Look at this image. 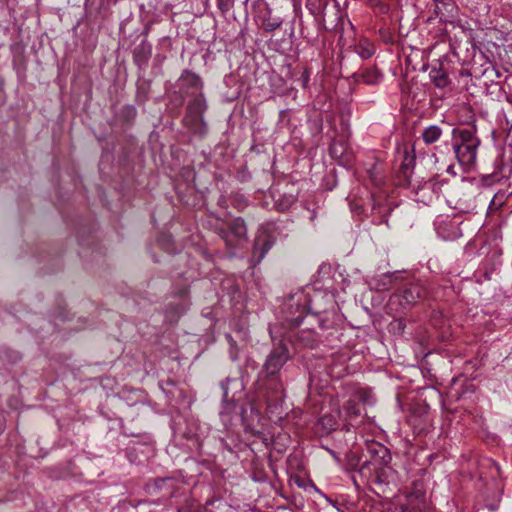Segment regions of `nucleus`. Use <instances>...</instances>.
Here are the masks:
<instances>
[{"label":"nucleus","instance_id":"nucleus-44","mask_svg":"<svg viewBox=\"0 0 512 512\" xmlns=\"http://www.w3.org/2000/svg\"><path fill=\"white\" fill-rule=\"evenodd\" d=\"M119 424H120V427H121L122 432H123V434H124V435H126V436H132V437H138V436H140V433L128 432V431L125 429L124 425H123V420H122V418H119Z\"/></svg>","mask_w":512,"mask_h":512},{"label":"nucleus","instance_id":"nucleus-37","mask_svg":"<svg viewBox=\"0 0 512 512\" xmlns=\"http://www.w3.org/2000/svg\"><path fill=\"white\" fill-rule=\"evenodd\" d=\"M356 52L362 59H369L374 54L372 48L364 46H357Z\"/></svg>","mask_w":512,"mask_h":512},{"label":"nucleus","instance_id":"nucleus-16","mask_svg":"<svg viewBox=\"0 0 512 512\" xmlns=\"http://www.w3.org/2000/svg\"><path fill=\"white\" fill-rule=\"evenodd\" d=\"M228 230L238 239L246 240L248 228L242 217H233L226 222Z\"/></svg>","mask_w":512,"mask_h":512},{"label":"nucleus","instance_id":"nucleus-39","mask_svg":"<svg viewBox=\"0 0 512 512\" xmlns=\"http://www.w3.org/2000/svg\"><path fill=\"white\" fill-rule=\"evenodd\" d=\"M369 178L371 181L377 185L380 186L383 183L382 178L379 176L378 172L376 171V167H372L368 170Z\"/></svg>","mask_w":512,"mask_h":512},{"label":"nucleus","instance_id":"nucleus-41","mask_svg":"<svg viewBox=\"0 0 512 512\" xmlns=\"http://www.w3.org/2000/svg\"><path fill=\"white\" fill-rule=\"evenodd\" d=\"M449 1L450 0H432V2L435 5L434 13L436 16H439L440 14H442V9H441L440 5L446 6L449 3Z\"/></svg>","mask_w":512,"mask_h":512},{"label":"nucleus","instance_id":"nucleus-35","mask_svg":"<svg viewBox=\"0 0 512 512\" xmlns=\"http://www.w3.org/2000/svg\"><path fill=\"white\" fill-rule=\"evenodd\" d=\"M426 500H414V503L407 504L408 512H425Z\"/></svg>","mask_w":512,"mask_h":512},{"label":"nucleus","instance_id":"nucleus-11","mask_svg":"<svg viewBox=\"0 0 512 512\" xmlns=\"http://www.w3.org/2000/svg\"><path fill=\"white\" fill-rule=\"evenodd\" d=\"M367 452L373 461V466L388 467L392 461L390 450L378 442L369 444Z\"/></svg>","mask_w":512,"mask_h":512},{"label":"nucleus","instance_id":"nucleus-29","mask_svg":"<svg viewBox=\"0 0 512 512\" xmlns=\"http://www.w3.org/2000/svg\"><path fill=\"white\" fill-rule=\"evenodd\" d=\"M318 424L320 425L321 429L325 431L326 434L335 431L338 427V422L336 418L330 414L323 415L319 419Z\"/></svg>","mask_w":512,"mask_h":512},{"label":"nucleus","instance_id":"nucleus-45","mask_svg":"<svg viewBox=\"0 0 512 512\" xmlns=\"http://www.w3.org/2000/svg\"><path fill=\"white\" fill-rule=\"evenodd\" d=\"M4 85H5V81H4L3 77L0 76V103H4V101H5Z\"/></svg>","mask_w":512,"mask_h":512},{"label":"nucleus","instance_id":"nucleus-10","mask_svg":"<svg viewBox=\"0 0 512 512\" xmlns=\"http://www.w3.org/2000/svg\"><path fill=\"white\" fill-rule=\"evenodd\" d=\"M179 105H182L185 100V96L196 95L197 93L203 92L204 82L200 75L193 72L192 70L185 69L182 71L179 79Z\"/></svg>","mask_w":512,"mask_h":512},{"label":"nucleus","instance_id":"nucleus-34","mask_svg":"<svg viewBox=\"0 0 512 512\" xmlns=\"http://www.w3.org/2000/svg\"><path fill=\"white\" fill-rule=\"evenodd\" d=\"M235 4V0H216V5L221 14L226 15L230 12Z\"/></svg>","mask_w":512,"mask_h":512},{"label":"nucleus","instance_id":"nucleus-9","mask_svg":"<svg viewBox=\"0 0 512 512\" xmlns=\"http://www.w3.org/2000/svg\"><path fill=\"white\" fill-rule=\"evenodd\" d=\"M220 387L223 391L222 404L224 411L222 413H235L239 406L236 395L240 394L243 391V381L237 377H227L225 380L220 382Z\"/></svg>","mask_w":512,"mask_h":512},{"label":"nucleus","instance_id":"nucleus-21","mask_svg":"<svg viewBox=\"0 0 512 512\" xmlns=\"http://www.w3.org/2000/svg\"><path fill=\"white\" fill-rule=\"evenodd\" d=\"M416 165V156L414 152V146L411 149V152L408 150L404 151L403 161L400 165V170L403 173L405 178H408L412 173L413 169Z\"/></svg>","mask_w":512,"mask_h":512},{"label":"nucleus","instance_id":"nucleus-53","mask_svg":"<svg viewBox=\"0 0 512 512\" xmlns=\"http://www.w3.org/2000/svg\"><path fill=\"white\" fill-rule=\"evenodd\" d=\"M352 480H353V483L356 487H359L358 483H357V479L355 477V475H352Z\"/></svg>","mask_w":512,"mask_h":512},{"label":"nucleus","instance_id":"nucleus-36","mask_svg":"<svg viewBox=\"0 0 512 512\" xmlns=\"http://www.w3.org/2000/svg\"><path fill=\"white\" fill-rule=\"evenodd\" d=\"M281 26V21L278 19H266L263 21V28L267 32H273Z\"/></svg>","mask_w":512,"mask_h":512},{"label":"nucleus","instance_id":"nucleus-40","mask_svg":"<svg viewBox=\"0 0 512 512\" xmlns=\"http://www.w3.org/2000/svg\"><path fill=\"white\" fill-rule=\"evenodd\" d=\"M310 487L314 489L315 492L319 493L321 497H323L329 504H331L333 507H336L337 502L335 500H332L330 497H328L326 494L321 492L316 485L313 482H310Z\"/></svg>","mask_w":512,"mask_h":512},{"label":"nucleus","instance_id":"nucleus-7","mask_svg":"<svg viewBox=\"0 0 512 512\" xmlns=\"http://www.w3.org/2000/svg\"><path fill=\"white\" fill-rule=\"evenodd\" d=\"M144 491L150 496L163 493L156 500H141L139 504L161 505L163 501L172 498L175 494V481L171 477L151 478L144 484Z\"/></svg>","mask_w":512,"mask_h":512},{"label":"nucleus","instance_id":"nucleus-31","mask_svg":"<svg viewBox=\"0 0 512 512\" xmlns=\"http://www.w3.org/2000/svg\"><path fill=\"white\" fill-rule=\"evenodd\" d=\"M225 339L228 342L229 345V358L231 361L236 362L239 360V347L237 345V342L233 339L232 335L229 333L225 334Z\"/></svg>","mask_w":512,"mask_h":512},{"label":"nucleus","instance_id":"nucleus-23","mask_svg":"<svg viewBox=\"0 0 512 512\" xmlns=\"http://www.w3.org/2000/svg\"><path fill=\"white\" fill-rule=\"evenodd\" d=\"M152 80L138 78L136 99L139 103H145L149 98Z\"/></svg>","mask_w":512,"mask_h":512},{"label":"nucleus","instance_id":"nucleus-5","mask_svg":"<svg viewBox=\"0 0 512 512\" xmlns=\"http://www.w3.org/2000/svg\"><path fill=\"white\" fill-rule=\"evenodd\" d=\"M426 296V288L420 282L405 284L399 292L390 296L389 306L398 304L402 311L410 310Z\"/></svg>","mask_w":512,"mask_h":512},{"label":"nucleus","instance_id":"nucleus-8","mask_svg":"<svg viewBox=\"0 0 512 512\" xmlns=\"http://www.w3.org/2000/svg\"><path fill=\"white\" fill-rule=\"evenodd\" d=\"M274 230V224L269 223L263 226L256 235L251 252V262L254 265L259 264L275 244Z\"/></svg>","mask_w":512,"mask_h":512},{"label":"nucleus","instance_id":"nucleus-26","mask_svg":"<svg viewBox=\"0 0 512 512\" xmlns=\"http://www.w3.org/2000/svg\"><path fill=\"white\" fill-rule=\"evenodd\" d=\"M329 154L333 159L343 161L346 158V145L341 140H333L329 146Z\"/></svg>","mask_w":512,"mask_h":512},{"label":"nucleus","instance_id":"nucleus-46","mask_svg":"<svg viewBox=\"0 0 512 512\" xmlns=\"http://www.w3.org/2000/svg\"><path fill=\"white\" fill-rule=\"evenodd\" d=\"M484 75H495L496 77H499L500 73L494 67H491L490 69H485Z\"/></svg>","mask_w":512,"mask_h":512},{"label":"nucleus","instance_id":"nucleus-6","mask_svg":"<svg viewBox=\"0 0 512 512\" xmlns=\"http://www.w3.org/2000/svg\"><path fill=\"white\" fill-rule=\"evenodd\" d=\"M290 358L291 354L288 345L283 340L274 342L271 350L266 355L259 373H265L271 376L282 374L281 370Z\"/></svg>","mask_w":512,"mask_h":512},{"label":"nucleus","instance_id":"nucleus-47","mask_svg":"<svg viewBox=\"0 0 512 512\" xmlns=\"http://www.w3.org/2000/svg\"><path fill=\"white\" fill-rule=\"evenodd\" d=\"M250 414H251V417L259 420L260 419V412L258 411V409H256L255 407L253 406H250Z\"/></svg>","mask_w":512,"mask_h":512},{"label":"nucleus","instance_id":"nucleus-3","mask_svg":"<svg viewBox=\"0 0 512 512\" xmlns=\"http://www.w3.org/2000/svg\"><path fill=\"white\" fill-rule=\"evenodd\" d=\"M285 321L290 327H298L309 314V296L304 292L289 295L283 304Z\"/></svg>","mask_w":512,"mask_h":512},{"label":"nucleus","instance_id":"nucleus-55","mask_svg":"<svg viewBox=\"0 0 512 512\" xmlns=\"http://www.w3.org/2000/svg\"><path fill=\"white\" fill-rule=\"evenodd\" d=\"M249 0H244V4L246 5L248 3Z\"/></svg>","mask_w":512,"mask_h":512},{"label":"nucleus","instance_id":"nucleus-24","mask_svg":"<svg viewBox=\"0 0 512 512\" xmlns=\"http://www.w3.org/2000/svg\"><path fill=\"white\" fill-rule=\"evenodd\" d=\"M358 77L365 84L375 85L382 79V74L376 67H369L365 69Z\"/></svg>","mask_w":512,"mask_h":512},{"label":"nucleus","instance_id":"nucleus-12","mask_svg":"<svg viewBox=\"0 0 512 512\" xmlns=\"http://www.w3.org/2000/svg\"><path fill=\"white\" fill-rule=\"evenodd\" d=\"M192 99L188 102L184 118L204 117L208 109V104L203 92L192 95Z\"/></svg>","mask_w":512,"mask_h":512},{"label":"nucleus","instance_id":"nucleus-15","mask_svg":"<svg viewBox=\"0 0 512 512\" xmlns=\"http://www.w3.org/2000/svg\"><path fill=\"white\" fill-rule=\"evenodd\" d=\"M443 132L444 131L441 125L432 124L423 129L421 133V139L425 145L430 146L437 143L441 139Z\"/></svg>","mask_w":512,"mask_h":512},{"label":"nucleus","instance_id":"nucleus-2","mask_svg":"<svg viewBox=\"0 0 512 512\" xmlns=\"http://www.w3.org/2000/svg\"><path fill=\"white\" fill-rule=\"evenodd\" d=\"M452 137V147L457 161L462 166L473 165L481 143L476 135V128H453Z\"/></svg>","mask_w":512,"mask_h":512},{"label":"nucleus","instance_id":"nucleus-54","mask_svg":"<svg viewBox=\"0 0 512 512\" xmlns=\"http://www.w3.org/2000/svg\"><path fill=\"white\" fill-rule=\"evenodd\" d=\"M256 367H257V365H256V363L253 361V362H252V368H256Z\"/></svg>","mask_w":512,"mask_h":512},{"label":"nucleus","instance_id":"nucleus-22","mask_svg":"<svg viewBox=\"0 0 512 512\" xmlns=\"http://www.w3.org/2000/svg\"><path fill=\"white\" fill-rule=\"evenodd\" d=\"M239 414H240V417H241V422H242V425L244 427V431L246 433H250L252 436H256L262 440H266V438L264 437V434L257 430L249 421H248V418H247V407L245 406H239Z\"/></svg>","mask_w":512,"mask_h":512},{"label":"nucleus","instance_id":"nucleus-14","mask_svg":"<svg viewBox=\"0 0 512 512\" xmlns=\"http://www.w3.org/2000/svg\"><path fill=\"white\" fill-rule=\"evenodd\" d=\"M158 385L162 392L165 394L166 398L170 401L183 397V392L178 387L177 381L172 378L160 380Z\"/></svg>","mask_w":512,"mask_h":512},{"label":"nucleus","instance_id":"nucleus-33","mask_svg":"<svg viewBox=\"0 0 512 512\" xmlns=\"http://www.w3.org/2000/svg\"><path fill=\"white\" fill-rule=\"evenodd\" d=\"M406 327V323L402 318L395 319L389 324V331L394 334L401 335Z\"/></svg>","mask_w":512,"mask_h":512},{"label":"nucleus","instance_id":"nucleus-49","mask_svg":"<svg viewBox=\"0 0 512 512\" xmlns=\"http://www.w3.org/2000/svg\"><path fill=\"white\" fill-rule=\"evenodd\" d=\"M250 151L255 152L256 154H260L261 153L260 146L257 145V144H252L251 147H250Z\"/></svg>","mask_w":512,"mask_h":512},{"label":"nucleus","instance_id":"nucleus-50","mask_svg":"<svg viewBox=\"0 0 512 512\" xmlns=\"http://www.w3.org/2000/svg\"><path fill=\"white\" fill-rule=\"evenodd\" d=\"M218 234H219L223 239H226V237H227V231H226L224 228H219V229H218Z\"/></svg>","mask_w":512,"mask_h":512},{"label":"nucleus","instance_id":"nucleus-38","mask_svg":"<svg viewBox=\"0 0 512 512\" xmlns=\"http://www.w3.org/2000/svg\"><path fill=\"white\" fill-rule=\"evenodd\" d=\"M324 180L326 181V187L328 190H332L337 185V178L335 171L328 173Z\"/></svg>","mask_w":512,"mask_h":512},{"label":"nucleus","instance_id":"nucleus-30","mask_svg":"<svg viewBox=\"0 0 512 512\" xmlns=\"http://www.w3.org/2000/svg\"><path fill=\"white\" fill-rule=\"evenodd\" d=\"M326 6H327V0H307L306 1V8L315 17L320 16L324 12V9Z\"/></svg>","mask_w":512,"mask_h":512},{"label":"nucleus","instance_id":"nucleus-20","mask_svg":"<svg viewBox=\"0 0 512 512\" xmlns=\"http://www.w3.org/2000/svg\"><path fill=\"white\" fill-rule=\"evenodd\" d=\"M429 77L437 88H445L450 80L442 67H433L429 72Z\"/></svg>","mask_w":512,"mask_h":512},{"label":"nucleus","instance_id":"nucleus-32","mask_svg":"<svg viewBox=\"0 0 512 512\" xmlns=\"http://www.w3.org/2000/svg\"><path fill=\"white\" fill-rule=\"evenodd\" d=\"M345 457L347 461L345 469L351 472L357 471L360 460L359 457L353 452L347 453Z\"/></svg>","mask_w":512,"mask_h":512},{"label":"nucleus","instance_id":"nucleus-18","mask_svg":"<svg viewBox=\"0 0 512 512\" xmlns=\"http://www.w3.org/2000/svg\"><path fill=\"white\" fill-rule=\"evenodd\" d=\"M399 279L400 273L398 271L387 272L374 279L375 287L379 291L388 290L392 283L398 281Z\"/></svg>","mask_w":512,"mask_h":512},{"label":"nucleus","instance_id":"nucleus-51","mask_svg":"<svg viewBox=\"0 0 512 512\" xmlns=\"http://www.w3.org/2000/svg\"><path fill=\"white\" fill-rule=\"evenodd\" d=\"M447 173L456 175V172L454 171V166L453 165H449L448 166Z\"/></svg>","mask_w":512,"mask_h":512},{"label":"nucleus","instance_id":"nucleus-28","mask_svg":"<svg viewBox=\"0 0 512 512\" xmlns=\"http://www.w3.org/2000/svg\"><path fill=\"white\" fill-rule=\"evenodd\" d=\"M414 500H425V489L421 481H413L412 490L407 495L409 503H414Z\"/></svg>","mask_w":512,"mask_h":512},{"label":"nucleus","instance_id":"nucleus-25","mask_svg":"<svg viewBox=\"0 0 512 512\" xmlns=\"http://www.w3.org/2000/svg\"><path fill=\"white\" fill-rule=\"evenodd\" d=\"M137 116V109L130 104L124 105L117 114V118L125 123L131 125Z\"/></svg>","mask_w":512,"mask_h":512},{"label":"nucleus","instance_id":"nucleus-52","mask_svg":"<svg viewBox=\"0 0 512 512\" xmlns=\"http://www.w3.org/2000/svg\"><path fill=\"white\" fill-rule=\"evenodd\" d=\"M295 483L298 487H304L303 480L301 478H296Z\"/></svg>","mask_w":512,"mask_h":512},{"label":"nucleus","instance_id":"nucleus-48","mask_svg":"<svg viewBox=\"0 0 512 512\" xmlns=\"http://www.w3.org/2000/svg\"><path fill=\"white\" fill-rule=\"evenodd\" d=\"M374 482L379 485H381L384 482V480L382 479V472L377 471V475Z\"/></svg>","mask_w":512,"mask_h":512},{"label":"nucleus","instance_id":"nucleus-27","mask_svg":"<svg viewBox=\"0 0 512 512\" xmlns=\"http://www.w3.org/2000/svg\"><path fill=\"white\" fill-rule=\"evenodd\" d=\"M296 200V195L284 193L275 200V207L279 212H285L290 209Z\"/></svg>","mask_w":512,"mask_h":512},{"label":"nucleus","instance_id":"nucleus-4","mask_svg":"<svg viewBox=\"0 0 512 512\" xmlns=\"http://www.w3.org/2000/svg\"><path fill=\"white\" fill-rule=\"evenodd\" d=\"M257 386L268 405L277 406L285 398V386L282 374L267 375L258 373Z\"/></svg>","mask_w":512,"mask_h":512},{"label":"nucleus","instance_id":"nucleus-13","mask_svg":"<svg viewBox=\"0 0 512 512\" xmlns=\"http://www.w3.org/2000/svg\"><path fill=\"white\" fill-rule=\"evenodd\" d=\"M152 54V45L143 39L133 50V61L139 70H144Z\"/></svg>","mask_w":512,"mask_h":512},{"label":"nucleus","instance_id":"nucleus-43","mask_svg":"<svg viewBox=\"0 0 512 512\" xmlns=\"http://www.w3.org/2000/svg\"><path fill=\"white\" fill-rule=\"evenodd\" d=\"M506 193L505 192H497L493 199L491 200L490 205H502L503 199L505 198Z\"/></svg>","mask_w":512,"mask_h":512},{"label":"nucleus","instance_id":"nucleus-1","mask_svg":"<svg viewBox=\"0 0 512 512\" xmlns=\"http://www.w3.org/2000/svg\"><path fill=\"white\" fill-rule=\"evenodd\" d=\"M309 314L322 330L334 328L341 321L334 295L326 292H315L309 296Z\"/></svg>","mask_w":512,"mask_h":512},{"label":"nucleus","instance_id":"nucleus-19","mask_svg":"<svg viewBox=\"0 0 512 512\" xmlns=\"http://www.w3.org/2000/svg\"><path fill=\"white\" fill-rule=\"evenodd\" d=\"M361 414L359 403L355 399H348L343 407L339 410V416L345 419H354Z\"/></svg>","mask_w":512,"mask_h":512},{"label":"nucleus","instance_id":"nucleus-42","mask_svg":"<svg viewBox=\"0 0 512 512\" xmlns=\"http://www.w3.org/2000/svg\"><path fill=\"white\" fill-rule=\"evenodd\" d=\"M373 465L372 459L364 461L362 464H359L357 472L363 476L366 473V470H369L370 466Z\"/></svg>","mask_w":512,"mask_h":512},{"label":"nucleus","instance_id":"nucleus-17","mask_svg":"<svg viewBox=\"0 0 512 512\" xmlns=\"http://www.w3.org/2000/svg\"><path fill=\"white\" fill-rule=\"evenodd\" d=\"M186 127L192 132L193 135L203 138L208 132V125L204 117L199 118H184Z\"/></svg>","mask_w":512,"mask_h":512}]
</instances>
